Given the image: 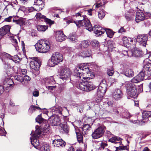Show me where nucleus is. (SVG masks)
Wrapping results in <instances>:
<instances>
[{"label":"nucleus","instance_id":"obj_57","mask_svg":"<svg viewBox=\"0 0 151 151\" xmlns=\"http://www.w3.org/2000/svg\"><path fill=\"white\" fill-rule=\"evenodd\" d=\"M12 42L14 43V46L16 50H17V47H18L17 46V42L16 39H13L12 40Z\"/></svg>","mask_w":151,"mask_h":151},{"label":"nucleus","instance_id":"obj_42","mask_svg":"<svg viewBox=\"0 0 151 151\" xmlns=\"http://www.w3.org/2000/svg\"><path fill=\"white\" fill-rule=\"evenodd\" d=\"M121 138L119 137H112L109 139V141L112 143H117L118 142H116V141H120L119 142L120 143L121 141Z\"/></svg>","mask_w":151,"mask_h":151},{"label":"nucleus","instance_id":"obj_61","mask_svg":"<svg viewBox=\"0 0 151 151\" xmlns=\"http://www.w3.org/2000/svg\"><path fill=\"white\" fill-rule=\"evenodd\" d=\"M4 91V87L2 86H0V96L3 93Z\"/></svg>","mask_w":151,"mask_h":151},{"label":"nucleus","instance_id":"obj_26","mask_svg":"<svg viewBox=\"0 0 151 151\" xmlns=\"http://www.w3.org/2000/svg\"><path fill=\"white\" fill-rule=\"evenodd\" d=\"M95 88L93 83L86 81V91H89Z\"/></svg>","mask_w":151,"mask_h":151},{"label":"nucleus","instance_id":"obj_28","mask_svg":"<svg viewBox=\"0 0 151 151\" xmlns=\"http://www.w3.org/2000/svg\"><path fill=\"white\" fill-rule=\"evenodd\" d=\"M132 52V57L133 56L136 57H139L142 56V51L137 50H135Z\"/></svg>","mask_w":151,"mask_h":151},{"label":"nucleus","instance_id":"obj_44","mask_svg":"<svg viewBox=\"0 0 151 151\" xmlns=\"http://www.w3.org/2000/svg\"><path fill=\"white\" fill-rule=\"evenodd\" d=\"M79 88L82 91H85V82L84 81H83L79 83Z\"/></svg>","mask_w":151,"mask_h":151},{"label":"nucleus","instance_id":"obj_58","mask_svg":"<svg viewBox=\"0 0 151 151\" xmlns=\"http://www.w3.org/2000/svg\"><path fill=\"white\" fill-rule=\"evenodd\" d=\"M12 18H13L12 16H10L9 17H8L5 18L4 19V20L3 21L10 22L11 21Z\"/></svg>","mask_w":151,"mask_h":151},{"label":"nucleus","instance_id":"obj_60","mask_svg":"<svg viewBox=\"0 0 151 151\" xmlns=\"http://www.w3.org/2000/svg\"><path fill=\"white\" fill-rule=\"evenodd\" d=\"M46 88L49 90H53L55 88V86H46Z\"/></svg>","mask_w":151,"mask_h":151},{"label":"nucleus","instance_id":"obj_62","mask_svg":"<svg viewBox=\"0 0 151 151\" xmlns=\"http://www.w3.org/2000/svg\"><path fill=\"white\" fill-rule=\"evenodd\" d=\"M79 56H81L82 57L84 58L85 57V52L84 51L83 52L82 51L80 53Z\"/></svg>","mask_w":151,"mask_h":151},{"label":"nucleus","instance_id":"obj_37","mask_svg":"<svg viewBox=\"0 0 151 151\" xmlns=\"http://www.w3.org/2000/svg\"><path fill=\"white\" fill-rule=\"evenodd\" d=\"M36 109H41V108L39 107L34 105H32L29 107L28 110V112L30 114H32L33 111Z\"/></svg>","mask_w":151,"mask_h":151},{"label":"nucleus","instance_id":"obj_56","mask_svg":"<svg viewBox=\"0 0 151 151\" xmlns=\"http://www.w3.org/2000/svg\"><path fill=\"white\" fill-rule=\"evenodd\" d=\"M138 93H141L143 91V84L138 86Z\"/></svg>","mask_w":151,"mask_h":151},{"label":"nucleus","instance_id":"obj_1","mask_svg":"<svg viewBox=\"0 0 151 151\" xmlns=\"http://www.w3.org/2000/svg\"><path fill=\"white\" fill-rule=\"evenodd\" d=\"M36 122H38L40 125V128L39 126H36V130L32 136L30 137L31 144L36 149H38V146L40 145L38 138L40 135L43 137L49 133V125L47 124V120L43 118L41 114L38 115L35 119Z\"/></svg>","mask_w":151,"mask_h":151},{"label":"nucleus","instance_id":"obj_41","mask_svg":"<svg viewBox=\"0 0 151 151\" xmlns=\"http://www.w3.org/2000/svg\"><path fill=\"white\" fill-rule=\"evenodd\" d=\"M75 33L70 34L69 36L70 40L73 42H76L77 41V37H75Z\"/></svg>","mask_w":151,"mask_h":151},{"label":"nucleus","instance_id":"obj_6","mask_svg":"<svg viewBox=\"0 0 151 151\" xmlns=\"http://www.w3.org/2000/svg\"><path fill=\"white\" fill-rule=\"evenodd\" d=\"M30 66L31 68L35 70H38L41 64L39 59L37 57L30 58Z\"/></svg>","mask_w":151,"mask_h":151},{"label":"nucleus","instance_id":"obj_51","mask_svg":"<svg viewBox=\"0 0 151 151\" xmlns=\"http://www.w3.org/2000/svg\"><path fill=\"white\" fill-rule=\"evenodd\" d=\"M92 44L93 46L96 47H99V44L98 41L95 40L93 41Z\"/></svg>","mask_w":151,"mask_h":151},{"label":"nucleus","instance_id":"obj_59","mask_svg":"<svg viewBox=\"0 0 151 151\" xmlns=\"http://www.w3.org/2000/svg\"><path fill=\"white\" fill-rule=\"evenodd\" d=\"M100 85L103 86V85H106V87H107V85L106 84V81L104 79H103L100 83Z\"/></svg>","mask_w":151,"mask_h":151},{"label":"nucleus","instance_id":"obj_17","mask_svg":"<svg viewBox=\"0 0 151 151\" xmlns=\"http://www.w3.org/2000/svg\"><path fill=\"white\" fill-rule=\"evenodd\" d=\"M55 37L57 41L62 42L65 39L66 37L64 35L63 31H58L56 32Z\"/></svg>","mask_w":151,"mask_h":151},{"label":"nucleus","instance_id":"obj_5","mask_svg":"<svg viewBox=\"0 0 151 151\" xmlns=\"http://www.w3.org/2000/svg\"><path fill=\"white\" fill-rule=\"evenodd\" d=\"M85 66V63H81L75 67L74 69V72L73 73L74 78H76V81H74L75 82H77V81L80 78H82L84 80H85V77L83 75V73L79 72V70L80 71L81 70H83L84 69Z\"/></svg>","mask_w":151,"mask_h":151},{"label":"nucleus","instance_id":"obj_35","mask_svg":"<svg viewBox=\"0 0 151 151\" xmlns=\"http://www.w3.org/2000/svg\"><path fill=\"white\" fill-rule=\"evenodd\" d=\"M77 138L78 142L80 143H83V136L81 133H79L78 132H76Z\"/></svg>","mask_w":151,"mask_h":151},{"label":"nucleus","instance_id":"obj_45","mask_svg":"<svg viewBox=\"0 0 151 151\" xmlns=\"http://www.w3.org/2000/svg\"><path fill=\"white\" fill-rule=\"evenodd\" d=\"M122 116L125 118H130L131 115L129 112L127 111H125L124 112H123L122 114Z\"/></svg>","mask_w":151,"mask_h":151},{"label":"nucleus","instance_id":"obj_63","mask_svg":"<svg viewBox=\"0 0 151 151\" xmlns=\"http://www.w3.org/2000/svg\"><path fill=\"white\" fill-rule=\"evenodd\" d=\"M39 92L37 91H35L33 93V95L35 97L38 96H39Z\"/></svg>","mask_w":151,"mask_h":151},{"label":"nucleus","instance_id":"obj_19","mask_svg":"<svg viewBox=\"0 0 151 151\" xmlns=\"http://www.w3.org/2000/svg\"><path fill=\"white\" fill-rule=\"evenodd\" d=\"M45 2L44 0H36L34 2V5L37 6L36 10L40 11L44 7Z\"/></svg>","mask_w":151,"mask_h":151},{"label":"nucleus","instance_id":"obj_10","mask_svg":"<svg viewBox=\"0 0 151 151\" xmlns=\"http://www.w3.org/2000/svg\"><path fill=\"white\" fill-rule=\"evenodd\" d=\"M104 132V127H100L95 130L92 134V136L94 139H98L102 137Z\"/></svg>","mask_w":151,"mask_h":151},{"label":"nucleus","instance_id":"obj_15","mask_svg":"<svg viewBox=\"0 0 151 151\" xmlns=\"http://www.w3.org/2000/svg\"><path fill=\"white\" fill-rule=\"evenodd\" d=\"M145 75L143 72H140L131 80V82L134 83H137L143 81L144 79Z\"/></svg>","mask_w":151,"mask_h":151},{"label":"nucleus","instance_id":"obj_38","mask_svg":"<svg viewBox=\"0 0 151 151\" xmlns=\"http://www.w3.org/2000/svg\"><path fill=\"white\" fill-rule=\"evenodd\" d=\"M105 15V12L103 9H100L98 12V17L99 19H101L104 18Z\"/></svg>","mask_w":151,"mask_h":151},{"label":"nucleus","instance_id":"obj_21","mask_svg":"<svg viewBox=\"0 0 151 151\" xmlns=\"http://www.w3.org/2000/svg\"><path fill=\"white\" fill-rule=\"evenodd\" d=\"M123 95V94L122 91L118 89H116L113 94L114 98L117 100L121 99Z\"/></svg>","mask_w":151,"mask_h":151},{"label":"nucleus","instance_id":"obj_34","mask_svg":"<svg viewBox=\"0 0 151 151\" xmlns=\"http://www.w3.org/2000/svg\"><path fill=\"white\" fill-rule=\"evenodd\" d=\"M22 10L26 12H31L35 10L34 8L33 7H27L24 6L21 8Z\"/></svg>","mask_w":151,"mask_h":151},{"label":"nucleus","instance_id":"obj_54","mask_svg":"<svg viewBox=\"0 0 151 151\" xmlns=\"http://www.w3.org/2000/svg\"><path fill=\"white\" fill-rule=\"evenodd\" d=\"M92 52L90 49H88L86 52V57H90L91 55Z\"/></svg>","mask_w":151,"mask_h":151},{"label":"nucleus","instance_id":"obj_12","mask_svg":"<svg viewBox=\"0 0 151 151\" xmlns=\"http://www.w3.org/2000/svg\"><path fill=\"white\" fill-rule=\"evenodd\" d=\"M48 121L52 126H58L60 124V118L57 116H51L49 118Z\"/></svg>","mask_w":151,"mask_h":151},{"label":"nucleus","instance_id":"obj_39","mask_svg":"<svg viewBox=\"0 0 151 151\" xmlns=\"http://www.w3.org/2000/svg\"><path fill=\"white\" fill-rule=\"evenodd\" d=\"M13 22L19 25L21 27L24 24V20L22 19L17 20L13 19Z\"/></svg>","mask_w":151,"mask_h":151},{"label":"nucleus","instance_id":"obj_40","mask_svg":"<svg viewBox=\"0 0 151 151\" xmlns=\"http://www.w3.org/2000/svg\"><path fill=\"white\" fill-rule=\"evenodd\" d=\"M107 36L109 37H112V36L114 35L113 32L111 29H104Z\"/></svg>","mask_w":151,"mask_h":151},{"label":"nucleus","instance_id":"obj_24","mask_svg":"<svg viewBox=\"0 0 151 151\" xmlns=\"http://www.w3.org/2000/svg\"><path fill=\"white\" fill-rule=\"evenodd\" d=\"M42 83H43L45 85L47 84L50 85H53L55 83V81L52 77H50L49 78H44L42 80Z\"/></svg>","mask_w":151,"mask_h":151},{"label":"nucleus","instance_id":"obj_53","mask_svg":"<svg viewBox=\"0 0 151 151\" xmlns=\"http://www.w3.org/2000/svg\"><path fill=\"white\" fill-rule=\"evenodd\" d=\"M93 10L92 8H90V9H88L86 6V12H87V14L88 15L90 16H92V11Z\"/></svg>","mask_w":151,"mask_h":151},{"label":"nucleus","instance_id":"obj_4","mask_svg":"<svg viewBox=\"0 0 151 151\" xmlns=\"http://www.w3.org/2000/svg\"><path fill=\"white\" fill-rule=\"evenodd\" d=\"M63 60L62 55L58 52H55L52 53L51 57L48 62V65L50 67H52L62 62Z\"/></svg>","mask_w":151,"mask_h":151},{"label":"nucleus","instance_id":"obj_25","mask_svg":"<svg viewBox=\"0 0 151 151\" xmlns=\"http://www.w3.org/2000/svg\"><path fill=\"white\" fill-rule=\"evenodd\" d=\"M151 115V111H145L142 113V117L144 123L148 120V118Z\"/></svg>","mask_w":151,"mask_h":151},{"label":"nucleus","instance_id":"obj_2","mask_svg":"<svg viewBox=\"0 0 151 151\" xmlns=\"http://www.w3.org/2000/svg\"><path fill=\"white\" fill-rule=\"evenodd\" d=\"M86 29L90 32L93 30L95 34L97 36L101 35L105 32V31L104 29L97 25H95L93 28L90 21L86 17Z\"/></svg>","mask_w":151,"mask_h":151},{"label":"nucleus","instance_id":"obj_16","mask_svg":"<svg viewBox=\"0 0 151 151\" xmlns=\"http://www.w3.org/2000/svg\"><path fill=\"white\" fill-rule=\"evenodd\" d=\"M44 45H45V44H43L42 45V44L39 42V41L35 45V47L36 50L39 52L42 53H45L47 52H48V47L44 48L43 47Z\"/></svg>","mask_w":151,"mask_h":151},{"label":"nucleus","instance_id":"obj_50","mask_svg":"<svg viewBox=\"0 0 151 151\" xmlns=\"http://www.w3.org/2000/svg\"><path fill=\"white\" fill-rule=\"evenodd\" d=\"M6 133V132L4 129L0 126V135L5 136Z\"/></svg>","mask_w":151,"mask_h":151},{"label":"nucleus","instance_id":"obj_36","mask_svg":"<svg viewBox=\"0 0 151 151\" xmlns=\"http://www.w3.org/2000/svg\"><path fill=\"white\" fill-rule=\"evenodd\" d=\"M48 26L46 25H38L37 26L38 31L40 32H44L48 28Z\"/></svg>","mask_w":151,"mask_h":151},{"label":"nucleus","instance_id":"obj_9","mask_svg":"<svg viewBox=\"0 0 151 151\" xmlns=\"http://www.w3.org/2000/svg\"><path fill=\"white\" fill-rule=\"evenodd\" d=\"M106 88L107 87H106V85H103V86L99 85L97 93L98 96L97 100H98L97 101V100H96L97 102H99V101L102 100L103 96L106 91Z\"/></svg>","mask_w":151,"mask_h":151},{"label":"nucleus","instance_id":"obj_3","mask_svg":"<svg viewBox=\"0 0 151 151\" xmlns=\"http://www.w3.org/2000/svg\"><path fill=\"white\" fill-rule=\"evenodd\" d=\"M6 58L12 60L16 63H19L21 60L20 58L17 55L14 56H11L9 54L5 52L1 53L0 55V58L3 62V64L6 68H11L10 64L8 63H6L5 60H4Z\"/></svg>","mask_w":151,"mask_h":151},{"label":"nucleus","instance_id":"obj_14","mask_svg":"<svg viewBox=\"0 0 151 151\" xmlns=\"http://www.w3.org/2000/svg\"><path fill=\"white\" fill-rule=\"evenodd\" d=\"M91 63H87L86 65V81H87L88 79H92L94 77V74L93 72L89 70V68H88L87 65H91Z\"/></svg>","mask_w":151,"mask_h":151},{"label":"nucleus","instance_id":"obj_55","mask_svg":"<svg viewBox=\"0 0 151 151\" xmlns=\"http://www.w3.org/2000/svg\"><path fill=\"white\" fill-rule=\"evenodd\" d=\"M104 1L103 0H100L99 2L97 1L96 4V7L99 8L103 4L102 2H103L104 3Z\"/></svg>","mask_w":151,"mask_h":151},{"label":"nucleus","instance_id":"obj_43","mask_svg":"<svg viewBox=\"0 0 151 151\" xmlns=\"http://www.w3.org/2000/svg\"><path fill=\"white\" fill-rule=\"evenodd\" d=\"M36 18L37 19H41L42 21H44L46 18V16L42 14L41 13H37L36 15Z\"/></svg>","mask_w":151,"mask_h":151},{"label":"nucleus","instance_id":"obj_31","mask_svg":"<svg viewBox=\"0 0 151 151\" xmlns=\"http://www.w3.org/2000/svg\"><path fill=\"white\" fill-rule=\"evenodd\" d=\"M39 42L42 44V45L43 44H45V45H44L43 48H47L48 47V51L49 50L50 48V44L48 41L45 40H39Z\"/></svg>","mask_w":151,"mask_h":151},{"label":"nucleus","instance_id":"obj_33","mask_svg":"<svg viewBox=\"0 0 151 151\" xmlns=\"http://www.w3.org/2000/svg\"><path fill=\"white\" fill-rule=\"evenodd\" d=\"M61 129L63 131V132L68 133L69 131V128L65 123L61 125Z\"/></svg>","mask_w":151,"mask_h":151},{"label":"nucleus","instance_id":"obj_27","mask_svg":"<svg viewBox=\"0 0 151 151\" xmlns=\"http://www.w3.org/2000/svg\"><path fill=\"white\" fill-rule=\"evenodd\" d=\"M38 149L41 151H50L49 146L48 145L43 143L38 146Z\"/></svg>","mask_w":151,"mask_h":151},{"label":"nucleus","instance_id":"obj_23","mask_svg":"<svg viewBox=\"0 0 151 151\" xmlns=\"http://www.w3.org/2000/svg\"><path fill=\"white\" fill-rule=\"evenodd\" d=\"M10 27L9 25H5L0 29V35L4 36L10 32Z\"/></svg>","mask_w":151,"mask_h":151},{"label":"nucleus","instance_id":"obj_22","mask_svg":"<svg viewBox=\"0 0 151 151\" xmlns=\"http://www.w3.org/2000/svg\"><path fill=\"white\" fill-rule=\"evenodd\" d=\"M145 19V15L142 12H137L136 13L135 21L138 23L143 21Z\"/></svg>","mask_w":151,"mask_h":151},{"label":"nucleus","instance_id":"obj_29","mask_svg":"<svg viewBox=\"0 0 151 151\" xmlns=\"http://www.w3.org/2000/svg\"><path fill=\"white\" fill-rule=\"evenodd\" d=\"M151 70V64L150 63L147 64L145 65L143 68V71L145 74H148V72Z\"/></svg>","mask_w":151,"mask_h":151},{"label":"nucleus","instance_id":"obj_7","mask_svg":"<svg viewBox=\"0 0 151 151\" xmlns=\"http://www.w3.org/2000/svg\"><path fill=\"white\" fill-rule=\"evenodd\" d=\"M127 93L128 95L131 97L136 96L137 91V88L133 83H129L127 86Z\"/></svg>","mask_w":151,"mask_h":151},{"label":"nucleus","instance_id":"obj_48","mask_svg":"<svg viewBox=\"0 0 151 151\" xmlns=\"http://www.w3.org/2000/svg\"><path fill=\"white\" fill-rule=\"evenodd\" d=\"M122 54H123L124 56H127L129 57H132L131 54H132V52L130 51H123L122 52Z\"/></svg>","mask_w":151,"mask_h":151},{"label":"nucleus","instance_id":"obj_20","mask_svg":"<svg viewBox=\"0 0 151 151\" xmlns=\"http://www.w3.org/2000/svg\"><path fill=\"white\" fill-rule=\"evenodd\" d=\"M65 142L62 139H55L53 140L52 144L54 147H59L60 146L63 147L65 146Z\"/></svg>","mask_w":151,"mask_h":151},{"label":"nucleus","instance_id":"obj_32","mask_svg":"<svg viewBox=\"0 0 151 151\" xmlns=\"http://www.w3.org/2000/svg\"><path fill=\"white\" fill-rule=\"evenodd\" d=\"M83 19L82 20H79L78 22H76L75 21H74V23H75L76 25L78 27H80L81 26H83L85 25V17L84 15H83Z\"/></svg>","mask_w":151,"mask_h":151},{"label":"nucleus","instance_id":"obj_52","mask_svg":"<svg viewBox=\"0 0 151 151\" xmlns=\"http://www.w3.org/2000/svg\"><path fill=\"white\" fill-rule=\"evenodd\" d=\"M114 72V71L112 68H111V69H108L107 70V73L110 76H112Z\"/></svg>","mask_w":151,"mask_h":151},{"label":"nucleus","instance_id":"obj_47","mask_svg":"<svg viewBox=\"0 0 151 151\" xmlns=\"http://www.w3.org/2000/svg\"><path fill=\"white\" fill-rule=\"evenodd\" d=\"M44 21L47 24H48L50 26L54 23V21H52L50 19L47 18L46 17Z\"/></svg>","mask_w":151,"mask_h":151},{"label":"nucleus","instance_id":"obj_18","mask_svg":"<svg viewBox=\"0 0 151 151\" xmlns=\"http://www.w3.org/2000/svg\"><path fill=\"white\" fill-rule=\"evenodd\" d=\"M50 109L52 112V115L57 116L58 114H62V109L60 106L56 105L51 108Z\"/></svg>","mask_w":151,"mask_h":151},{"label":"nucleus","instance_id":"obj_13","mask_svg":"<svg viewBox=\"0 0 151 151\" xmlns=\"http://www.w3.org/2000/svg\"><path fill=\"white\" fill-rule=\"evenodd\" d=\"M148 37L146 35H139L137 37L136 40L143 46L145 47Z\"/></svg>","mask_w":151,"mask_h":151},{"label":"nucleus","instance_id":"obj_30","mask_svg":"<svg viewBox=\"0 0 151 151\" xmlns=\"http://www.w3.org/2000/svg\"><path fill=\"white\" fill-rule=\"evenodd\" d=\"M124 74L128 77H132L134 76V72L130 69H127L124 72Z\"/></svg>","mask_w":151,"mask_h":151},{"label":"nucleus","instance_id":"obj_8","mask_svg":"<svg viewBox=\"0 0 151 151\" xmlns=\"http://www.w3.org/2000/svg\"><path fill=\"white\" fill-rule=\"evenodd\" d=\"M70 72L68 69H62L60 73V78L63 81L70 80Z\"/></svg>","mask_w":151,"mask_h":151},{"label":"nucleus","instance_id":"obj_46","mask_svg":"<svg viewBox=\"0 0 151 151\" xmlns=\"http://www.w3.org/2000/svg\"><path fill=\"white\" fill-rule=\"evenodd\" d=\"M65 20L66 24L67 25L69 24L70 23L74 22V21L73 19L70 17H68L64 19Z\"/></svg>","mask_w":151,"mask_h":151},{"label":"nucleus","instance_id":"obj_64","mask_svg":"<svg viewBox=\"0 0 151 151\" xmlns=\"http://www.w3.org/2000/svg\"><path fill=\"white\" fill-rule=\"evenodd\" d=\"M125 17L126 19L128 21L130 20L132 18L129 15H127V14L125 15Z\"/></svg>","mask_w":151,"mask_h":151},{"label":"nucleus","instance_id":"obj_49","mask_svg":"<svg viewBox=\"0 0 151 151\" xmlns=\"http://www.w3.org/2000/svg\"><path fill=\"white\" fill-rule=\"evenodd\" d=\"M123 43L124 45L127 44H130V42L129 41V37L127 38L126 37H123L122 39Z\"/></svg>","mask_w":151,"mask_h":151},{"label":"nucleus","instance_id":"obj_11","mask_svg":"<svg viewBox=\"0 0 151 151\" xmlns=\"http://www.w3.org/2000/svg\"><path fill=\"white\" fill-rule=\"evenodd\" d=\"M15 81H17L21 83L23 85H25V81H28L30 80L31 78L29 76L25 75L24 77L20 75H17L14 76Z\"/></svg>","mask_w":151,"mask_h":151}]
</instances>
